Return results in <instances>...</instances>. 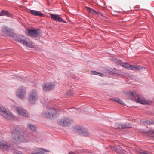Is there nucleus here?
I'll list each match as a JSON object with an SVG mask.
<instances>
[{
    "mask_svg": "<svg viewBox=\"0 0 154 154\" xmlns=\"http://www.w3.org/2000/svg\"><path fill=\"white\" fill-rule=\"evenodd\" d=\"M12 139L15 143L29 141L34 138L31 137V134H25L23 131L17 128L14 129L12 132Z\"/></svg>",
    "mask_w": 154,
    "mask_h": 154,
    "instance_id": "obj_1",
    "label": "nucleus"
},
{
    "mask_svg": "<svg viewBox=\"0 0 154 154\" xmlns=\"http://www.w3.org/2000/svg\"><path fill=\"white\" fill-rule=\"evenodd\" d=\"M59 111L57 109L50 108L47 110L43 112L42 114V116L45 118H51L57 116L59 114Z\"/></svg>",
    "mask_w": 154,
    "mask_h": 154,
    "instance_id": "obj_2",
    "label": "nucleus"
},
{
    "mask_svg": "<svg viewBox=\"0 0 154 154\" xmlns=\"http://www.w3.org/2000/svg\"><path fill=\"white\" fill-rule=\"evenodd\" d=\"M13 37L16 41L26 45L30 48L33 47V45L32 42L26 38L24 36L20 35H17L15 37L14 36Z\"/></svg>",
    "mask_w": 154,
    "mask_h": 154,
    "instance_id": "obj_3",
    "label": "nucleus"
},
{
    "mask_svg": "<svg viewBox=\"0 0 154 154\" xmlns=\"http://www.w3.org/2000/svg\"><path fill=\"white\" fill-rule=\"evenodd\" d=\"M38 98V93L36 90H32L29 94L28 100L29 103L35 104Z\"/></svg>",
    "mask_w": 154,
    "mask_h": 154,
    "instance_id": "obj_4",
    "label": "nucleus"
},
{
    "mask_svg": "<svg viewBox=\"0 0 154 154\" xmlns=\"http://www.w3.org/2000/svg\"><path fill=\"white\" fill-rule=\"evenodd\" d=\"M0 114L8 120L11 119L14 117L13 114L8 109L2 106H0Z\"/></svg>",
    "mask_w": 154,
    "mask_h": 154,
    "instance_id": "obj_5",
    "label": "nucleus"
},
{
    "mask_svg": "<svg viewBox=\"0 0 154 154\" xmlns=\"http://www.w3.org/2000/svg\"><path fill=\"white\" fill-rule=\"evenodd\" d=\"M73 122L72 119L70 118H63L60 119L58 121V124L63 127H67L70 125Z\"/></svg>",
    "mask_w": 154,
    "mask_h": 154,
    "instance_id": "obj_6",
    "label": "nucleus"
},
{
    "mask_svg": "<svg viewBox=\"0 0 154 154\" xmlns=\"http://www.w3.org/2000/svg\"><path fill=\"white\" fill-rule=\"evenodd\" d=\"M130 96L135 99V101L137 103L142 104H148L149 102L146 100L144 98L140 97L135 92H131V93Z\"/></svg>",
    "mask_w": 154,
    "mask_h": 154,
    "instance_id": "obj_7",
    "label": "nucleus"
},
{
    "mask_svg": "<svg viewBox=\"0 0 154 154\" xmlns=\"http://www.w3.org/2000/svg\"><path fill=\"white\" fill-rule=\"evenodd\" d=\"M26 93L25 88L21 86L18 88L16 92V95L19 98L23 99L25 97Z\"/></svg>",
    "mask_w": 154,
    "mask_h": 154,
    "instance_id": "obj_8",
    "label": "nucleus"
},
{
    "mask_svg": "<svg viewBox=\"0 0 154 154\" xmlns=\"http://www.w3.org/2000/svg\"><path fill=\"white\" fill-rule=\"evenodd\" d=\"M15 109L17 114L21 116L27 117H29L30 116L28 112L23 107H16Z\"/></svg>",
    "mask_w": 154,
    "mask_h": 154,
    "instance_id": "obj_9",
    "label": "nucleus"
},
{
    "mask_svg": "<svg viewBox=\"0 0 154 154\" xmlns=\"http://www.w3.org/2000/svg\"><path fill=\"white\" fill-rule=\"evenodd\" d=\"M26 34L31 37H38L40 36L41 31L39 29H29L27 30Z\"/></svg>",
    "mask_w": 154,
    "mask_h": 154,
    "instance_id": "obj_10",
    "label": "nucleus"
},
{
    "mask_svg": "<svg viewBox=\"0 0 154 154\" xmlns=\"http://www.w3.org/2000/svg\"><path fill=\"white\" fill-rule=\"evenodd\" d=\"M2 31L7 35L13 37L14 34L13 30L6 26H3L2 28Z\"/></svg>",
    "mask_w": 154,
    "mask_h": 154,
    "instance_id": "obj_11",
    "label": "nucleus"
},
{
    "mask_svg": "<svg viewBox=\"0 0 154 154\" xmlns=\"http://www.w3.org/2000/svg\"><path fill=\"white\" fill-rule=\"evenodd\" d=\"M54 84L49 82L44 83L43 85L42 88L44 91L46 92L52 90L54 88Z\"/></svg>",
    "mask_w": 154,
    "mask_h": 154,
    "instance_id": "obj_12",
    "label": "nucleus"
},
{
    "mask_svg": "<svg viewBox=\"0 0 154 154\" xmlns=\"http://www.w3.org/2000/svg\"><path fill=\"white\" fill-rule=\"evenodd\" d=\"M76 131L79 132V134L84 136H87L89 134L87 130L82 127L78 128L76 130Z\"/></svg>",
    "mask_w": 154,
    "mask_h": 154,
    "instance_id": "obj_13",
    "label": "nucleus"
},
{
    "mask_svg": "<svg viewBox=\"0 0 154 154\" xmlns=\"http://www.w3.org/2000/svg\"><path fill=\"white\" fill-rule=\"evenodd\" d=\"M50 14L51 15V18L53 20L60 22L65 23L66 22L65 21L63 20L60 17L59 15L52 14Z\"/></svg>",
    "mask_w": 154,
    "mask_h": 154,
    "instance_id": "obj_14",
    "label": "nucleus"
},
{
    "mask_svg": "<svg viewBox=\"0 0 154 154\" xmlns=\"http://www.w3.org/2000/svg\"><path fill=\"white\" fill-rule=\"evenodd\" d=\"M130 126L131 125L129 123L126 124L117 123L116 124L115 128H121L123 129L129 128Z\"/></svg>",
    "mask_w": 154,
    "mask_h": 154,
    "instance_id": "obj_15",
    "label": "nucleus"
},
{
    "mask_svg": "<svg viewBox=\"0 0 154 154\" xmlns=\"http://www.w3.org/2000/svg\"><path fill=\"white\" fill-rule=\"evenodd\" d=\"M33 15L35 16H39L40 17H43L44 14L41 13V12L38 11H37L34 10H30L29 12Z\"/></svg>",
    "mask_w": 154,
    "mask_h": 154,
    "instance_id": "obj_16",
    "label": "nucleus"
},
{
    "mask_svg": "<svg viewBox=\"0 0 154 154\" xmlns=\"http://www.w3.org/2000/svg\"><path fill=\"white\" fill-rule=\"evenodd\" d=\"M6 16L8 17H11V14L7 11L2 10L0 13V16Z\"/></svg>",
    "mask_w": 154,
    "mask_h": 154,
    "instance_id": "obj_17",
    "label": "nucleus"
},
{
    "mask_svg": "<svg viewBox=\"0 0 154 154\" xmlns=\"http://www.w3.org/2000/svg\"><path fill=\"white\" fill-rule=\"evenodd\" d=\"M8 148L7 143L3 140L0 141V148L6 149Z\"/></svg>",
    "mask_w": 154,
    "mask_h": 154,
    "instance_id": "obj_18",
    "label": "nucleus"
},
{
    "mask_svg": "<svg viewBox=\"0 0 154 154\" xmlns=\"http://www.w3.org/2000/svg\"><path fill=\"white\" fill-rule=\"evenodd\" d=\"M38 151L37 152L34 153H32L31 154H43L44 153V152H49V151L47 150H46L42 148H40L38 149Z\"/></svg>",
    "mask_w": 154,
    "mask_h": 154,
    "instance_id": "obj_19",
    "label": "nucleus"
},
{
    "mask_svg": "<svg viewBox=\"0 0 154 154\" xmlns=\"http://www.w3.org/2000/svg\"><path fill=\"white\" fill-rule=\"evenodd\" d=\"M110 100L112 101L116 102L118 103H119L122 105H124V103H123L121 100L118 98H111L110 99Z\"/></svg>",
    "mask_w": 154,
    "mask_h": 154,
    "instance_id": "obj_20",
    "label": "nucleus"
},
{
    "mask_svg": "<svg viewBox=\"0 0 154 154\" xmlns=\"http://www.w3.org/2000/svg\"><path fill=\"white\" fill-rule=\"evenodd\" d=\"M91 74L92 75H98L100 76H103L104 75L103 73H101L94 71H91Z\"/></svg>",
    "mask_w": 154,
    "mask_h": 154,
    "instance_id": "obj_21",
    "label": "nucleus"
},
{
    "mask_svg": "<svg viewBox=\"0 0 154 154\" xmlns=\"http://www.w3.org/2000/svg\"><path fill=\"white\" fill-rule=\"evenodd\" d=\"M28 127L32 131H34L36 129V128L35 126L31 124H28Z\"/></svg>",
    "mask_w": 154,
    "mask_h": 154,
    "instance_id": "obj_22",
    "label": "nucleus"
},
{
    "mask_svg": "<svg viewBox=\"0 0 154 154\" xmlns=\"http://www.w3.org/2000/svg\"><path fill=\"white\" fill-rule=\"evenodd\" d=\"M145 122L149 125H152L154 123V122L152 120L146 121Z\"/></svg>",
    "mask_w": 154,
    "mask_h": 154,
    "instance_id": "obj_23",
    "label": "nucleus"
},
{
    "mask_svg": "<svg viewBox=\"0 0 154 154\" xmlns=\"http://www.w3.org/2000/svg\"><path fill=\"white\" fill-rule=\"evenodd\" d=\"M134 70H139L141 68V66L139 65L134 66Z\"/></svg>",
    "mask_w": 154,
    "mask_h": 154,
    "instance_id": "obj_24",
    "label": "nucleus"
},
{
    "mask_svg": "<svg viewBox=\"0 0 154 154\" xmlns=\"http://www.w3.org/2000/svg\"><path fill=\"white\" fill-rule=\"evenodd\" d=\"M87 9L91 13H93V11H95V10L92 9L91 8L89 7H86Z\"/></svg>",
    "mask_w": 154,
    "mask_h": 154,
    "instance_id": "obj_25",
    "label": "nucleus"
},
{
    "mask_svg": "<svg viewBox=\"0 0 154 154\" xmlns=\"http://www.w3.org/2000/svg\"><path fill=\"white\" fill-rule=\"evenodd\" d=\"M87 9L91 13H93V11H95V10L92 9L91 8L89 7H86Z\"/></svg>",
    "mask_w": 154,
    "mask_h": 154,
    "instance_id": "obj_26",
    "label": "nucleus"
},
{
    "mask_svg": "<svg viewBox=\"0 0 154 154\" xmlns=\"http://www.w3.org/2000/svg\"><path fill=\"white\" fill-rule=\"evenodd\" d=\"M134 66L130 65L129 66V68L128 69L134 70Z\"/></svg>",
    "mask_w": 154,
    "mask_h": 154,
    "instance_id": "obj_27",
    "label": "nucleus"
},
{
    "mask_svg": "<svg viewBox=\"0 0 154 154\" xmlns=\"http://www.w3.org/2000/svg\"><path fill=\"white\" fill-rule=\"evenodd\" d=\"M130 65H129L128 64L125 63H124V65L123 66L125 67V68L127 69H128L129 68V66Z\"/></svg>",
    "mask_w": 154,
    "mask_h": 154,
    "instance_id": "obj_28",
    "label": "nucleus"
},
{
    "mask_svg": "<svg viewBox=\"0 0 154 154\" xmlns=\"http://www.w3.org/2000/svg\"><path fill=\"white\" fill-rule=\"evenodd\" d=\"M150 137H154V131H152L150 132Z\"/></svg>",
    "mask_w": 154,
    "mask_h": 154,
    "instance_id": "obj_29",
    "label": "nucleus"
},
{
    "mask_svg": "<svg viewBox=\"0 0 154 154\" xmlns=\"http://www.w3.org/2000/svg\"><path fill=\"white\" fill-rule=\"evenodd\" d=\"M140 154H151L148 152H140Z\"/></svg>",
    "mask_w": 154,
    "mask_h": 154,
    "instance_id": "obj_30",
    "label": "nucleus"
},
{
    "mask_svg": "<svg viewBox=\"0 0 154 154\" xmlns=\"http://www.w3.org/2000/svg\"><path fill=\"white\" fill-rule=\"evenodd\" d=\"M93 14H97L98 13L97 12V11L95 10V11H93V13H92Z\"/></svg>",
    "mask_w": 154,
    "mask_h": 154,
    "instance_id": "obj_31",
    "label": "nucleus"
},
{
    "mask_svg": "<svg viewBox=\"0 0 154 154\" xmlns=\"http://www.w3.org/2000/svg\"><path fill=\"white\" fill-rule=\"evenodd\" d=\"M72 109H73V110H77V109H76V108H72Z\"/></svg>",
    "mask_w": 154,
    "mask_h": 154,
    "instance_id": "obj_32",
    "label": "nucleus"
},
{
    "mask_svg": "<svg viewBox=\"0 0 154 154\" xmlns=\"http://www.w3.org/2000/svg\"><path fill=\"white\" fill-rule=\"evenodd\" d=\"M119 149H116L117 150H118Z\"/></svg>",
    "mask_w": 154,
    "mask_h": 154,
    "instance_id": "obj_33",
    "label": "nucleus"
}]
</instances>
